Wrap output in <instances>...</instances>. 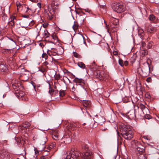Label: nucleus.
<instances>
[{"label": "nucleus", "mask_w": 159, "mask_h": 159, "mask_svg": "<svg viewBox=\"0 0 159 159\" xmlns=\"http://www.w3.org/2000/svg\"><path fill=\"white\" fill-rule=\"evenodd\" d=\"M78 65L79 67L82 69H84L85 67V64L81 62H78Z\"/></svg>", "instance_id": "nucleus-24"}, {"label": "nucleus", "mask_w": 159, "mask_h": 159, "mask_svg": "<svg viewBox=\"0 0 159 159\" xmlns=\"http://www.w3.org/2000/svg\"><path fill=\"white\" fill-rule=\"evenodd\" d=\"M30 123L28 122H25L23 123L21 125V126H20L19 127H20L22 129L24 128L27 129L30 127Z\"/></svg>", "instance_id": "nucleus-12"}, {"label": "nucleus", "mask_w": 159, "mask_h": 159, "mask_svg": "<svg viewBox=\"0 0 159 159\" xmlns=\"http://www.w3.org/2000/svg\"><path fill=\"white\" fill-rule=\"evenodd\" d=\"M57 51L56 49L52 48L51 50H48L47 51L48 54L49 56H56L58 55Z\"/></svg>", "instance_id": "nucleus-10"}, {"label": "nucleus", "mask_w": 159, "mask_h": 159, "mask_svg": "<svg viewBox=\"0 0 159 159\" xmlns=\"http://www.w3.org/2000/svg\"><path fill=\"white\" fill-rule=\"evenodd\" d=\"M40 159H45V156H43L41 157Z\"/></svg>", "instance_id": "nucleus-50"}, {"label": "nucleus", "mask_w": 159, "mask_h": 159, "mask_svg": "<svg viewBox=\"0 0 159 159\" xmlns=\"http://www.w3.org/2000/svg\"><path fill=\"white\" fill-rule=\"evenodd\" d=\"M35 21L34 20H33L30 22L29 23V25L31 27L35 24Z\"/></svg>", "instance_id": "nucleus-37"}, {"label": "nucleus", "mask_w": 159, "mask_h": 159, "mask_svg": "<svg viewBox=\"0 0 159 159\" xmlns=\"http://www.w3.org/2000/svg\"><path fill=\"white\" fill-rule=\"evenodd\" d=\"M22 16H23V17L24 18H27L29 16L24 15H23Z\"/></svg>", "instance_id": "nucleus-49"}, {"label": "nucleus", "mask_w": 159, "mask_h": 159, "mask_svg": "<svg viewBox=\"0 0 159 159\" xmlns=\"http://www.w3.org/2000/svg\"><path fill=\"white\" fill-rule=\"evenodd\" d=\"M85 124H86L85 123H84L83 124V125H85Z\"/></svg>", "instance_id": "nucleus-57"}, {"label": "nucleus", "mask_w": 159, "mask_h": 159, "mask_svg": "<svg viewBox=\"0 0 159 159\" xmlns=\"http://www.w3.org/2000/svg\"><path fill=\"white\" fill-rule=\"evenodd\" d=\"M128 116L130 118H134L135 116V114L134 111L131 110L128 113Z\"/></svg>", "instance_id": "nucleus-13"}, {"label": "nucleus", "mask_w": 159, "mask_h": 159, "mask_svg": "<svg viewBox=\"0 0 159 159\" xmlns=\"http://www.w3.org/2000/svg\"><path fill=\"white\" fill-rule=\"evenodd\" d=\"M17 159H19V158H17Z\"/></svg>", "instance_id": "nucleus-60"}, {"label": "nucleus", "mask_w": 159, "mask_h": 159, "mask_svg": "<svg viewBox=\"0 0 159 159\" xmlns=\"http://www.w3.org/2000/svg\"><path fill=\"white\" fill-rule=\"evenodd\" d=\"M55 147V144H51L47 148L44 149V151L48 152L50 151L51 149L54 148Z\"/></svg>", "instance_id": "nucleus-17"}, {"label": "nucleus", "mask_w": 159, "mask_h": 159, "mask_svg": "<svg viewBox=\"0 0 159 159\" xmlns=\"http://www.w3.org/2000/svg\"><path fill=\"white\" fill-rule=\"evenodd\" d=\"M79 27V25L78 23L76 21L74 22V24L72 26L75 32Z\"/></svg>", "instance_id": "nucleus-21"}, {"label": "nucleus", "mask_w": 159, "mask_h": 159, "mask_svg": "<svg viewBox=\"0 0 159 159\" xmlns=\"http://www.w3.org/2000/svg\"><path fill=\"white\" fill-rule=\"evenodd\" d=\"M11 50L9 49H4L2 51V52L3 53H11Z\"/></svg>", "instance_id": "nucleus-27"}, {"label": "nucleus", "mask_w": 159, "mask_h": 159, "mask_svg": "<svg viewBox=\"0 0 159 159\" xmlns=\"http://www.w3.org/2000/svg\"><path fill=\"white\" fill-rule=\"evenodd\" d=\"M52 137L53 139L55 140H57L59 139V134L58 131L56 129L52 130Z\"/></svg>", "instance_id": "nucleus-11"}, {"label": "nucleus", "mask_w": 159, "mask_h": 159, "mask_svg": "<svg viewBox=\"0 0 159 159\" xmlns=\"http://www.w3.org/2000/svg\"><path fill=\"white\" fill-rule=\"evenodd\" d=\"M48 24L47 23H45L43 24V26L44 28H46L48 27Z\"/></svg>", "instance_id": "nucleus-42"}, {"label": "nucleus", "mask_w": 159, "mask_h": 159, "mask_svg": "<svg viewBox=\"0 0 159 159\" xmlns=\"http://www.w3.org/2000/svg\"><path fill=\"white\" fill-rule=\"evenodd\" d=\"M96 73V77L100 80H103L106 77L107 75L104 74V72L103 71H98Z\"/></svg>", "instance_id": "nucleus-9"}, {"label": "nucleus", "mask_w": 159, "mask_h": 159, "mask_svg": "<svg viewBox=\"0 0 159 159\" xmlns=\"http://www.w3.org/2000/svg\"><path fill=\"white\" fill-rule=\"evenodd\" d=\"M119 63L121 66H124L123 61L122 59H119Z\"/></svg>", "instance_id": "nucleus-35"}, {"label": "nucleus", "mask_w": 159, "mask_h": 159, "mask_svg": "<svg viewBox=\"0 0 159 159\" xmlns=\"http://www.w3.org/2000/svg\"><path fill=\"white\" fill-rule=\"evenodd\" d=\"M121 134L123 138L127 140H131L133 137V133L129 128L125 127L121 129Z\"/></svg>", "instance_id": "nucleus-4"}, {"label": "nucleus", "mask_w": 159, "mask_h": 159, "mask_svg": "<svg viewBox=\"0 0 159 159\" xmlns=\"http://www.w3.org/2000/svg\"><path fill=\"white\" fill-rule=\"evenodd\" d=\"M16 5L17 7V9L18 10L20 8L21 5L20 2H16Z\"/></svg>", "instance_id": "nucleus-33"}, {"label": "nucleus", "mask_w": 159, "mask_h": 159, "mask_svg": "<svg viewBox=\"0 0 159 159\" xmlns=\"http://www.w3.org/2000/svg\"><path fill=\"white\" fill-rule=\"evenodd\" d=\"M48 64V62L47 61H45L43 63V65L46 66Z\"/></svg>", "instance_id": "nucleus-48"}, {"label": "nucleus", "mask_w": 159, "mask_h": 159, "mask_svg": "<svg viewBox=\"0 0 159 159\" xmlns=\"http://www.w3.org/2000/svg\"><path fill=\"white\" fill-rule=\"evenodd\" d=\"M75 125L71 124H69L67 125V130L70 129L71 130H74V126Z\"/></svg>", "instance_id": "nucleus-23"}, {"label": "nucleus", "mask_w": 159, "mask_h": 159, "mask_svg": "<svg viewBox=\"0 0 159 159\" xmlns=\"http://www.w3.org/2000/svg\"><path fill=\"white\" fill-rule=\"evenodd\" d=\"M0 70L2 72H6L7 70V68L6 66L4 64L0 65Z\"/></svg>", "instance_id": "nucleus-19"}, {"label": "nucleus", "mask_w": 159, "mask_h": 159, "mask_svg": "<svg viewBox=\"0 0 159 159\" xmlns=\"http://www.w3.org/2000/svg\"><path fill=\"white\" fill-rule=\"evenodd\" d=\"M111 22L109 25H107L106 22H104L107 32L110 34L116 32L117 30V25L119 23V20L115 18L111 17L110 18Z\"/></svg>", "instance_id": "nucleus-2"}, {"label": "nucleus", "mask_w": 159, "mask_h": 159, "mask_svg": "<svg viewBox=\"0 0 159 159\" xmlns=\"http://www.w3.org/2000/svg\"><path fill=\"white\" fill-rule=\"evenodd\" d=\"M140 108L142 109V111L147 108L145 107L144 105L142 104H141L140 105Z\"/></svg>", "instance_id": "nucleus-41"}, {"label": "nucleus", "mask_w": 159, "mask_h": 159, "mask_svg": "<svg viewBox=\"0 0 159 159\" xmlns=\"http://www.w3.org/2000/svg\"><path fill=\"white\" fill-rule=\"evenodd\" d=\"M133 144L134 145L136 148V153L139 156V159H145L144 156L143 154L144 151V146L137 140L134 141Z\"/></svg>", "instance_id": "nucleus-3"}, {"label": "nucleus", "mask_w": 159, "mask_h": 159, "mask_svg": "<svg viewBox=\"0 0 159 159\" xmlns=\"http://www.w3.org/2000/svg\"><path fill=\"white\" fill-rule=\"evenodd\" d=\"M152 45V42H150L148 43V44L147 45V48H150Z\"/></svg>", "instance_id": "nucleus-36"}, {"label": "nucleus", "mask_w": 159, "mask_h": 159, "mask_svg": "<svg viewBox=\"0 0 159 159\" xmlns=\"http://www.w3.org/2000/svg\"><path fill=\"white\" fill-rule=\"evenodd\" d=\"M83 80L82 79H79L77 77L75 78L73 80V82L76 84H80L83 82Z\"/></svg>", "instance_id": "nucleus-16"}, {"label": "nucleus", "mask_w": 159, "mask_h": 159, "mask_svg": "<svg viewBox=\"0 0 159 159\" xmlns=\"http://www.w3.org/2000/svg\"><path fill=\"white\" fill-rule=\"evenodd\" d=\"M73 55L74 56L77 58H81L82 57L79 54H78V53H77L76 52H73Z\"/></svg>", "instance_id": "nucleus-26"}, {"label": "nucleus", "mask_w": 159, "mask_h": 159, "mask_svg": "<svg viewBox=\"0 0 159 159\" xmlns=\"http://www.w3.org/2000/svg\"><path fill=\"white\" fill-rule=\"evenodd\" d=\"M49 34L48 33V31L47 30H44V32H43V38L45 39H46V38H47L48 37H49Z\"/></svg>", "instance_id": "nucleus-22"}, {"label": "nucleus", "mask_w": 159, "mask_h": 159, "mask_svg": "<svg viewBox=\"0 0 159 159\" xmlns=\"http://www.w3.org/2000/svg\"><path fill=\"white\" fill-rule=\"evenodd\" d=\"M49 87H50V90H49V92L50 93V92H51L52 91V90H50V86Z\"/></svg>", "instance_id": "nucleus-54"}, {"label": "nucleus", "mask_w": 159, "mask_h": 159, "mask_svg": "<svg viewBox=\"0 0 159 159\" xmlns=\"http://www.w3.org/2000/svg\"><path fill=\"white\" fill-rule=\"evenodd\" d=\"M145 66H146V68L145 69L144 67H143L142 69V71L143 72H148L150 71V67L149 64L148 63L144 64Z\"/></svg>", "instance_id": "nucleus-14"}, {"label": "nucleus", "mask_w": 159, "mask_h": 159, "mask_svg": "<svg viewBox=\"0 0 159 159\" xmlns=\"http://www.w3.org/2000/svg\"><path fill=\"white\" fill-rule=\"evenodd\" d=\"M128 62L127 61H125L124 64L125 66H127L128 65Z\"/></svg>", "instance_id": "nucleus-47"}, {"label": "nucleus", "mask_w": 159, "mask_h": 159, "mask_svg": "<svg viewBox=\"0 0 159 159\" xmlns=\"http://www.w3.org/2000/svg\"><path fill=\"white\" fill-rule=\"evenodd\" d=\"M142 111L144 115H146L149 113V111L148 108H146L143 110Z\"/></svg>", "instance_id": "nucleus-28"}, {"label": "nucleus", "mask_w": 159, "mask_h": 159, "mask_svg": "<svg viewBox=\"0 0 159 159\" xmlns=\"http://www.w3.org/2000/svg\"><path fill=\"white\" fill-rule=\"evenodd\" d=\"M60 96L61 97H63L65 94V92L63 90H61L59 92Z\"/></svg>", "instance_id": "nucleus-31"}, {"label": "nucleus", "mask_w": 159, "mask_h": 159, "mask_svg": "<svg viewBox=\"0 0 159 159\" xmlns=\"http://www.w3.org/2000/svg\"><path fill=\"white\" fill-rule=\"evenodd\" d=\"M145 30L149 34L154 33L157 31V28L155 27H153L151 25H146Z\"/></svg>", "instance_id": "nucleus-8"}, {"label": "nucleus", "mask_w": 159, "mask_h": 159, "mask_svg": "<svg viewBox=\"0 0 159 159\" xmlns=\"http://www.w3.org/2000/svg\"><path fill=\"white\" fill-rule=\"evenodd\" d=\"M52 39L56 40V41H57L58 40V39H57V36L56 35H53L52 36Z\"/></svg>", "instance_id": "nucleus-38"}, {"label": "nucleus", "mask_w": 159, "mask_h": 159, "mask_svg": "<svg viewBox=\"0 0 159 159\" xmlns=\"http://www.w3.org/2000/svg\"><path fill=\"white\" fill-rule=\"evenodd\" d=\"M52 59H53V60H54L55 61H56V60H54V59L53 57H52Z\"/></svg>", "instance_id": "nucleus-56"}, {"label": "nucleus", "mask_w": 159, "mask_h": 159, "mask_svg": "<svg viewBox=\"0 0 159 159\" xmlns=\"http://www.w3.org/2000/svg\"><path fill=\"white\" fill-rule=\"evenodd\" d=\"M54 78L57 80H58L60 79L61 76L59 74H56L54 76Z\"/></svg>", "instance_id": "nucleus-30"}, {"label": "nucleus", "mask_w": 159, "mask_h": 159, "mask_svg": "<svg viewBox=\"0 0 159 159\" xmlns=\"http://www.w3.org/2000/svg\"><path fill=\"white\" fill-rule=\"evenodd\" d=\"M127 159V158H125V159Z\"/></svg>", "instance_id": "nucleus-59"}, {"label": "nucleus", "mask_w": 159, "mask_h": 159, "mask_svg": "<svg viewBox=\"0 0 159 159\" xmlns=\"http://www.w3.org/2000/svg\"><path fill=\"white\" fill-rule=\"evenodd\" d=\"M145 118H146V119H150V116H149V115L148 114L145 115Z\"/></svg>", "instance_id": "nucleus-43"}, {"label": "nucleus", "mask_w": 159, "mask_h": 159, "mask_svg": "<svg viewBox=\"0 0 159 159\" xmlns=\"http://www.w3.org/2000/svg\"><path fill=\"white\" fill-rule=\"evenodd\" d=\"M83 104L84 107H89L91 105V102L89 100H85L83 101Z\"/></svg>", "instance_id": "nucleus-18"}, {"label": "nucleus", "mask_w": 159, "mask_h": 159, "mask_svg": "<svg viewBox=\"0 0 159 159\" xmlns=\"http://www.w3.org/2000/svg\"><path fill=\"white\" fill-rule=\"evenodd\" d=\"M42 58H44V59L46 60L47 59L48 56L46 53H43L42 55Z\"/></svg>", "instance_id": "nucleus-34"}, {"label": "nucleus", "mask_w": 159, "mask_h": 159, "mask_svg": "<svg viewBox=\"0 0 159 159\" xmlns=\"http://www.w3.org/2000/svg\"><path fill=\"white\" fill-rule=\"evenodd\" d=\"M72 90L73 91H74L75 90V88L74 86L73 87H72Z\"/></svg>", "instance_id": "nucleus-53"}, {"label": "nucleus", "mask_w": 159, "mask_h": 159, "mask_svg": "<svg viewBox=\"0 0 159 159\" xmlns=\"http://www.w3.org/2000/svg\"><path fill=\"white\" fill-rule=\"evenodd\" d=\"M31 11V9L30 8H29L28 7H27V10L26 12H28L29 13H30V11Z\"/></svg>", "instance_id": "nucleus-44"}, {"label": "nucleus", "mask_w": 159, "mask_h": 159, "mask_svg": "<svg viewBox=\"0 0 159 159\" xmlns=\"http://www.w3.org/2000/svg\"><path fill=\"white\" fill-rule=\"evenodd\" d=\"M72 0L73 1H76V0Z\"/></svg>", "instance_id": "nucleus-58"}, {"label": "nucleus", "mask_w": 159, "mask_h": 159, "mask_svg": "<svg viewBox=\"0 0 159 159\" xmlns=\"http://www.w3.org/2000/svg\"><path fill=\"white\" fill-rule=\"evenodd\" d=\"M152 79L150 77H148L146 80V81L148 83H151L152 82Z\"/></svg>", "instance_id": "nucleus-39"}, {"label": "nucleus", "mask_w": 159, "mask_h": 159, "mask_svg": "<svg viewBox=\"0 0 159 159\" xmlns=\"http://www.w3.org/2000/svg\"><path fill=\"white\" fill-rule=\"evenodd\" d=\"M117 134H118V139H119V138L120 137V136L119 135V132H117Z\"/></svg>", "instance_id": "nucleus-52"}, {"label": "nucleus", "mask_w": 159, "mask_h": 159, "mask_svg": "<svg viewBox=\"0 0 159 159\" xmlns=\"http://www.w3.org/2000/svg\"><path fill=\"white\" fill-rule=\"evenodd\" d=\"M143 138L147 140H150L151 139V137L148 136H144Z\"/></svg>", "instance_id": "nucleus-40"}, {"label": "nucleus", "mask_w": 159, "mask_h": 159, "mask_svg": "<svg viewBox=\"0 0 159 159\" xmlns=\"http://www.w3.org/2000/svg\"><path fill=\"white\" fill-rule=\"evenodd\" d=\"M113 54L115 55H117L118 52H117L116 51H113Z\"/></svg>", "instance_id": "nucleus-45"}, {"label": "nucleus", "mask_w": 159, "mask_h": 159, "mask_svg": "<svg viewBox=\"0 0 159 159\" xmlns=\"http://www.w3.org/2000/svg\"><path fill=\"white\" fill-rule=\"evenodd\" d=\"M44 14L48 20H51L53 18L55 11L50 7L49 5L47 6L44 9Z\"/></svg>", "instance_id": "nucleus-6"}, {"label": "nucleus", "mask_w": 159, "mask_h": 159, "mask_svg": "<svg viewBox=\"0 0 159 159\" xmlns=\"http://www.w3.org/2000/svg\"><path fill=\"white\" fill-rule=\"evenodd\" d=\"M36 27L37 28V30L35 31L34 34L36 35V37H37L40 35L39 33L41 29V27L40 26L38 27V26H37Z\"/></svg>", "instance_id": "nucleus-20"}, {"label": "nucleus", "mask_w": 159, "mask_h": 159, "mask_svg": "<svg viewBox=\"0 0 159 159\" xmlns=\"http://www.w3.org/2000/svg\"><path fill=\"white\" fill-rule=\"evenodd\" d=\"M47 141V139L46 137H44L40 140V143L42 144H44Z\"/></svg>", "instance_id": "nucleus-25"}, {"label": "nucleus", "mask_w": 159, "mask_h": 159, "mask_svg": "<svg viewBox=\"0 0 159 159\" xmlns=\"http://www.w3.org/2000/svg\"><path fill=\"white\" fill-rule=\"evenodd\" d=\"M149 19L151 21H154L155 19V17L153 15H151L149 16Z\"/></svg>", "instance_id": "nucleus-29"}, {"label": "nucleus", "mask_w": 159, "mask_h": 159, "mask_svg": "<svg viewBox=\"0 0 159 159\" xmlns=\"http://www.w3.org/2000/svg\"><path fill=\"white\" fill-rule=\"evenodd\" d=\"M16 17L15 16H11L9 21V24L11 25V26H13L14 25L15 20Z\"/></svg>", "instance_id": "nucleus-15"}, {"label": "nucleus", "mask_w": 159, "mask_h": 159, "mask_svg": "<svg viewBox=\"0 0 159 159\" xmlns=\"http://www.w3.org/2000/svg\"><path fill=\"white\" fill-rule=\"evenodd\" d=\"M142 44L143 47L145 45V43L144 42H143Z\"/></svg>", "instance_id": "nucleus-51"}, {"label": "nucleus", "mask_w": 159, "mask_h": 159, "mask_svg": "<svg viewBox=\"0 0 159 159\" xmlns=\"http://www.w3.org/2000/svg\"><path fill=\"white\" fill-rule=\"evenodd\" d=\"M37 5L39 8H40L41 7V4L40 3H38L37 4Z\"/></svg>", "instance_id": "nucleus-46"}, {"label": "nucleus", "mask_w": 159, "mask_h": 159, "mask_svg": "<svg viewBox=\"0 0 159 159\" xmlns=\"http://www.w3.org/2000/svg\"><path fill=\"white\" fill-rule=\"evenodd\" d=\"M65 73H69V72L67 71V70H66V71L65 72Z\"/></svg>", "instance_id": "nucleus-55"}, {"label": "nucleus", "mask_w": 159, "mask_h": 159, "mask_svg": "<svg viewBox=\"0 0 159 159\" xmlns=\"http://www.w3.org/2000/svg\"><path fill=\"white\" fill-rule=\"evenodd\" d=\"M12 87L15 90V94L19 99L21 98L22 100H27L25 93L20 90L21 88V83L17 80H13L12 81Z\"/></svg>", "instance_id": "nucleus-1"}, {"label": "nucleus", "mask_w": 159, "mask_h": 159, "mask_svg": "<svg viewBox=\"0 0 159 159\" xmlns=\"http://www.w3.org/2000/svg\"><path fill=\"white\" fill-rule=\"evenodd\" d=\"M112 10L118 13H121L125 11V6L118 2H114L111 5Z\"/></svg>", "instance_id": "nucleus-5"}, {"label": "nucleus", "mask_w": 159, "mask_h": 159, "mask_svg": "<svg viewBox=\"0 0 159 159\" xmlns=\"http://www.w3.org/2000/svg\"><path fill=\"white\" fill-rule=\"evenodd\" d=\"M15 155L3 150L0 152V157L3 159H13Z\"/></svg>", "instance_id": "nucleus-7"}, {"label": "nucleus", "mask_w": 159, "mask_h": 159, "mask_svg": "<svg viewBox=\"0 0 159 159\" xmlns=\"http://www.w3.org/2000/svg\"><path fill=\"white\" fill-rule=\"evenodd\" d=\"M141 53L142 54V56H144L147 54L148 52L147 51L143 50L141 51Z\"/></svg>", "instance_id": "nucleus-32"}]
</instances>
